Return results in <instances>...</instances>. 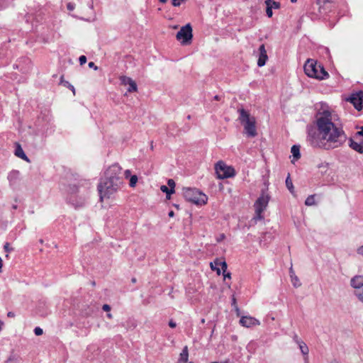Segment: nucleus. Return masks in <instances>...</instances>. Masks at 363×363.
Segmentation results:
<instances>
[{"instance_id":"obj_1","label":"nucleus","mask_w":363,"mask_h":363,"mask_svg":"<svg viewBox=\"0 0 363 363\" xmlns=\"http://www.w3.org/2000/svg\"><path fill=\"white\" fill-rule=\"evenodd\" d=\"M329 111L316 115V127L308 128L307 142L313 147L326 150L342 146L347 140L342 127L336 123Z\"/></svg>"},{"instance_id":"obj_2","label":"nucleus","mask_w":363,"mask_h":363,"mask_svg":"<svg viewBox=\"0 0 363 363\" xmlns=\"http://www.w3.org/2000/svg\"><path fill=\"white\" fill-rule=\"evenodd\" d=\"M123 184V174L118 164L109 166L104 172V177L101 179L97 189L100 201L109 199L120 190Z\"/></svg>"},{"instance_id":"obj_3","label":"nucleus","mask_w":363,"mask_h":363,"mask_svg":"<svg viewBox=\"0 0 363 363\" xmlns=\"http://www.w3.org/2000/svg\"><path fill=\"white\" fill-rule=\"evenodd\" d=\"M303 69L305 74L309 77L319 80L325 79L329 77V74L325 71L323 66L313 59L307 60L303 66Z\"/></svg>"},{"instance_id":"obj_4","label":"nucleus","mask_w":363,"mask_h":363,"mask_svg":"<svg viewBox=\"0 0 363 363\" xmlns=\"http://www.w3.org/2000/svg\"><path fill=\"white\" fill-rule=\"evenodd\" d=\"M240 113L239 121L244 125L246 134L248 137L254 138L257 135L256 121L255 117H251L250 113L244 108L238 109Z\"/></svg>"},{"instance_id":"obj_5","label":"nucleus","mask_w":363,"mask_h":363,"mask_svg":"<svg viewBox=\"0 0 363 363\" xmlns=\"http://www.w3.org/2000/svg\"><path fill=\"white\" fill-rule=\"evenodd\" d=\"M183 195L184 199L196 205L206 203L208 197L206 194L195 188H184Z\"/></svg>"},{"instance_id":"obj_6","label":"nucleus","mask_w":363,"mask_h":363,"mask_svg":"<svg viewBox=\"0 0 363 363\" xmlns=\"http://www.w3.org/2000/svg\"><path fill=\"white\" fill-rule=\"evenodd\" d=\"M215 170L218 179H227L235 175L233 167L226 165L223 161L218 162L215 165Z\"/></svg>"},{"instance_id":"obj_7","label":"nucleus","mask_w":363,"mask_h":363,"mask_svg":"<svg viewBox=\"0 0 363 363\" xmlns=\"http://www.w3.org/2000/svg\"><path fill=\"white\" fill-rule=\"evenodd\" d=\"M270 196L263 191L254 204L256 216L255 219L261 220L263 218L262 213L266 209L269 201Z\"/></svg>"},{"instance_id":"obj_8","label":"nucleus","mask_w":363,"mask_h":363,"mask_svg":"<svg viewBox=\"0 0 363 363\" xmlns=\"http://www.w3.org/2000/svg\"><path fill=\"white\" fill-rule=\"evenodd\" d=\"M176 38L177 40L180 41L183 45L191 44L193 38L192 27L191 24L187 23L182 26L180 30L177 33Z\"/></svg>"},{"instance_id":"obj_9","label":"nucleus","mask_w":363,"mask_h":363,"mask_svg":"<svg viewBox=\"0 0 363 363\" xmlns=\"http://www.w3.org/2000/svg\"><path fill=\"white\" fill-rule=\"evenodd\" d=\"M346 101L352 104L357 111L362 110L363 108V91L352 93L346 99Z\"/></svg>"},{"instance_id":"obj_10","label":"nucleus","mask_w":363,"mask_h":363,"mask_svg":"<svg viewBox=\"0 0 363 363\" xmlns=\"http://www.w3.org/2000/svg\"><path fill=\"white\" fill-rule=\"evenodd\" d=\"M259 58L257 60V66L263 67L265 65L267 60H268V56L267 54V50L265 49V45L262 44L259 48Z\"/></svg>"},{"instance_id":"obj_11","label":"nucleus","mask_w":363,"mask_h":363,"mask_svg":"<svg viewBox=\"0 0 363 363\" xmlns=\"http://www.w3.org/2000/svg\"><path fill=\"white\" fill-rule=\"evenodd\" d=\"M240 323L243 327L250 328L253 325H259V321L251 316H242L240 320Z\"/></svg>"},{"instance_id":"obj_12","label":"nucleus","mask_w":363,"mask_h":363,"mask_svg":"<svg viewBox=\"0 0 363 363\" xmlns=\"http://www.w3.org/2000/svg\"><path fill=\"white\" fill-rule=\"evenodd\" d=\"M351 286L356 289V291H359L362 289L363 287V276L362 275H356L353 278H352L350 281Z\"/></svg>"},{"instance_id":"obj_13","label":"nucleus","mask_w":363,"mask_h":363,"mask_svg":"<svg viewBox=\"0 0 363 363\" xmlns=\"http://www.w3.org/2000/svg\"><path fill=\"white\" fill-rule=\"evenodd\" d=\"M348 145L350 147H351L352 150H355L356 152L362 154L363 153V141L360 143H358L353 140L352 138L348 139Z\"/></svg>"},{"instance_id":"obj_14","label":"nucleus","mask_w":363,"mask_h":363,"mask_svg":"<svg viewBox=\"0 0 363 363\" xmlns=\"http://www.w3.org/2000/svg\"><path fill=\"white\" fill-rule=\"evenodd\" d=\"M15 155L17 156L19 158H21L23 160H26L27 162L29 161L28 157L25 154L23 150L19 144L17 145L16 150H15Z\"/></svg>"},{"instance_id":"obj_15","label":"nucleus","mask_w":363,"mask_h":363,"mask_svg":"<svg viewBox=\"0 0 363 363\" xmlns=\"http://www.w3.org/2000/svg\"><path fill=\"white\" fill-rule=\"evenodd\" d=\"M291 152L292 153L294 160H298L301 157L300 146L299 145H294L291 147Z\"/></svg>"},{"instance_id":"obj_16","label":"nucleus","mask_w":363,"mask_h":363,"mask_svg":"<svg viewBox=\"0 0 363 363\" xmlns=\"http://www.w3.org/2000/svg\"><path fill=\"white\" fill-rule=\"evenodd\" d=\"M189 352L187 347H184L180 353L179 362L181 363H186L188 360Z\"/></svg>"},{"instance_id":"obj_17","label":"nucleus","mask_w":363,"mask_h":363,"mask_svg":"<svg viewBox=\"0 0 363 363\" xmlns=\"http://www.w3.org/2000/svg\"><path fill=\"white\" fill-rule=\"evenodd\" d=\"M297 344L299 346L301 353L303 355H308L309 350L306 344L303 342L302 340H297Z\"/></svg>"},{"instance_id":"obj_18","label":"nucleus","mask_w":363,"mask_h":363,"mask_svg":"<svg viewBox=\"0 0 363 363\" xmlns=\"http://www.w3.org/2000/svg\"><path fill=\"white\" fill-rule=\"evenodd\" d=\"M6 363L14 362V363H21L18 356L15 354L13 352H11L9 357L5 361Z\"/></svg>"},{"instance_id":"obj_19","label":"nucleus","mask_w":363,"mask_h":363,"mask_svg":"<svg viewBox=\"0 0 363 363\" xmlns=\"http://www.w3.org/2000/svg\"><path fill=\"white\" fill-rule=\"evenodd\" d=\"M60 84L70 89L72 91L73 94L75 95V89L74 86L72 85L69 82L64 80L63 76H62L60 78Z\"/></svg>"},{"instance_id":"obj_20","label":"nucleus","mask_w":363,"mask_h":363,"mask_svg":"<svg viewBox=\"0 0 363 363\" xmlns=\"http://www.w3.org/2000/svg\"><path fill=\"white\" fill-rule=\"evenodd\" d=\"M286 186L287 187V189H289V191L291 193V194H294V185H293V183H292V180L291 179V177H290V174H289L286 179Z\"/></svg>"},{"instance_id":"obj_21","label":"nucleus","mask_w":363,"mask_h":363,"mask_svg":"<svg viewBox=\"0 0 363 363\" xmlns=\"http://www.w3.org/2000/svg\"><path fill=\"white\" fill-rule=\"evenodd\" d=\"M119 79L121 84L124 86L129 85L131 82L134 81L133 79L127 76H121Z\"/></svg>"},{"instance_id":"obj_22","label":"nucleus","mask_w":363,"mask_h":363,"mask_svg":"<svg viewBox=\"0 0 363 363\" xmlns=\"http://www.w3.org/2000/svg\"><path fill=\"white\" fill-rule=\"evenodd\" d=\"M160 189L162 192L166 193L167 199H170V195L174 193V190H171L169 187L165 185H162Z\"/></svg>"},{"instance_id":"obj_23","label":"nucleus","mask_w":363,"mask_h":363,"mask_svg":"<svg viewBox=\"0 0 363 363\" xmlns=\"http://www.w3.org/2000/svg\"><path fill=\"white\" fill-rule=\"evenodd\" d=\"M269 4V6H271L272 9H278L280 8L281 4L278 1H275L274 0H266L265 4Z\"/></svg>"},{"instance_id":"obj_24","label":"nucleus","mask_w":363,"mask_h":363,"mask_svg":"<svg viewBox=\"0 0 363 363\" xmlns=\"http://www.w3.org/2000/svg\"><path fill=\"white\" fill-rule=\"evenodd\" d=\"M214 264L216 265H220L221 267V269L223 270V272H225L228 268L227 263L225 261L220 262L218 259L214 260Z\"/></svg>"},{"instance_id":"obj_25","label":"nucleus","mask_w":363,"mask_h":363,"mask_svg":"<svg viewBox=\"0 0 363 363\" xmlns=\"http://www.w3.org/2000/svg\"><path fill=\"white\" fill-rule=\"evenodd\" d=\"M128 87L127 89V91L129 93L137 91L138 90V86L135 81L131 82L129 85H128Z\"/></svg>"},{"instance_id":"obj_26","label":"nucleus","mask_w":363,"mask_h":363,"mask_svg":"<svg viewBox=\"0 0 363 363\" xmlns=\"http://www.w3.org/2000/svg\"><path fill=\"white\" fill-rule=\"evenodd\" d=\"M305 204L308 206L314 205L315 204V195L308 196L305 201Z\"/></svg>"},{"instance_id":"obj_27","label":"nucleus","mask_w":363,"mask_h":363,"mask_svg":"<svg viewBox=\"0 0 363 363\" xmlns=\"http://www.w3.org/2000/svg\"><path fill=\"white\" fill-rule=\"evenodd\" d=\"M138 182V177L136 175H133L130 177L129 185L131 187H134L136 185Z\"/></svg>"},{"instance_id":"obj_28","label":"nucleus","mask_w":363,"mask_h":363,"mask_svg":"<svg viewBox=\"0 0 363 363\" xmlns=\"http://www.w3.org/2000/svg\"><path fill=\"white\" fill-rule=\"evenodd\" d=\"M220 265H216L213 262L210 263V267L213 271H216L218 275L220 274V269L218 267Z\"/></svg>"},{"instance_id":"obj_29","label":"nucleus","mask_w":363,"mask_h":363,"mask_svg":"<svg viewBox=\"0 0 363 363\" xmlns=\"http://www.w3.org/2000/svg\"><path fill=\"white\" fill-rule=\"evenodd\" d=\"M354 294L358 299L363 303V288L361 290L355 291Z\"/></svg>"},{"instance_id":"obj_30","label":"nucleus","mask_w":363,"mask_h":363,"mask_svg":"<svg viewBox=\"0 0 363 363\" xmlns=\"http://www.w3.org/2000/svg\"><path fill=\"white\" fill-rule=\"evenodd\" d=\"M266 6H267V8H266V13H267V16L269 17V18H271L272 17V15H273V11H272V9L271 8V6H269V4H266Z\"/></svg>"},{"instance_id":"obj_31","label":"nucleus","mask_w":363,"mask_h":363,"mask_svg":"<svg viewBox=\"0 0 363 363\" xmlns=\"http://www.w3.org/2000/svg\"><path fill=\"white\" fill-rule=\"evenodd\" d=\"M231 305L232 306L235 308V310L237 311V313H238L240 309L237 305V302H236V298L235 297V296L233 295V297H232V303H231Z\"/></svg>"},{"instance_id":"obj_32","label":"nucleus","mask_w":363,"mask_h":363,"mask_svg":"<svg viewBox=\"0 0 363 363\" xmlns=\"http://www.w3.org/2000/svg\"><path fill=\"white\" fill-rule=\"evenodd\" d=\"M167 184L169 186V188L171 189V190H174V187H175V182L173 179H168L167 181Z\"/></svg>"},{"instance_id":"obj_33","label":"nucleus","mask_w":363,"mask_h":363,"mask_svg":"<svg viewBox=\"0 0 363 363\" xmlns=\"http://www.w3.org/2000/svg\"><path fill=\"white\" fill-rule=\"evenodd\" d=\"M291 278H292L293 285L295 287H298V286H301V283L299 282V280L297 277H295L294 278H293V277L291 276Z\"/></svg>"},{"instance_id":"obj_34","label":"nucleus","mask_w":363,"mask_h":363,"mask_svg":"<svg viewBox=\"0 0 363 363\" xmlns=\"http://www.w3.org/2000/svg\"><path fill=\"white\" fill-rule=\"evenodd\" d=\"M186 0H172V4L174 6H179L182 3L185 2Z\"/></svg>"},{"instance_id":"obj_35","label":"nucleus","mask_w":363,"mask_h":363,"mask_svg":"<svg viewBox=\"0 0 363 363\" xmlns=\"http://www.w3.org/2000/svg\"><path fill=\"white\" fill-rule=\"evenodd\" d=\"M34 333L35 334V335L39 336V335H43V329H42V328H40V327H36V328H35V329H34Z\"/></svg>"},{"instance_id":"obj_36","label":"nucleus","mask_w":363,"mask_h":363,"mask_svg":"<svg viewBox=\"0 0 363 363\" xmlns=\"http://www.w3.org/2000/svg\"><path fill=\"white\" fill-rule=\"evenodd\" d=\"M86 57L85 55H81L79 58V64L81 65H83L84 64H85L86 62Z\"/></svg>"},{"instance_id":"obj_37","label":"nucleus","mask_w":363,"mask_h":363,"mask_svg":"<svg viewBox=\"0 0 363 363\" xmlns=\"http://www.w3.org/2000/svg\"><path fill=\"white\" fill-rule=\"evenodd\" d=\"M68 191L70 193H75L77 191V186L76 184L70 185Z\"/></svg>"},{"instance_id":"obj_38","label":"nucleus","mask_w":363,"mask_h":363,"mask_svg":"<svg viewBox=\"0 0 363 363\" xmlns=\"http://www.w3.org/2000/svg\"><path fill=\"white\" fill-rule=\"evenodd\" d=\"M4 249L6 252H10L13 250V248L10 247V244L9 242H6Z\"/></svg>"},{"instance_id":"obj_39","label":"nucleus","mask_w":363,"mask_h":363,"mask_svg":"<svg viewBox=\"0 0 363 363\" xmlns=\"http://www.w3.org/2000/svg\"><path fill=\"white\" fill-rule=\"evenodd\" d=\"M67 8L69 11H73L74 9V4L73 3H68Z\"/></svg>"},{"instance_id":"obj_40","label":"nucleus","mask_w":363,"mask_h":363,"mask_svg":"<svg viewBox=\"0 0 363 363\" xmlns=\"http://www.w3.org/2000/svg\"><path fill=\"white\" fill-rule=\"evenodd\" d=\"M88 65H89V67L93 68L94 70L98 69V67L93 62H90Z\"/></svg>"},{"instance_id":"obj_41","label":"nucleus","mask_w":363,"mask_h":363,"mask_svg":"<svg viewBox=\"0 0 363 363\" xmlns=\"http://www.w3.org/2000/svg\"><path fill=\"white\" fill-rule=\"evenodd\" d=\"M168 325H169V326L170 328H176V326H177L176 323H175L174 321H173L172 320H170L169 321Z\"/></svg>"},{"instance_id":"obj_42","label":"nucleus","mask_w":363,"mask_h":363,"mask_svg":"<svg viewBox=\"0 0 363 363\" xmlns=\"http://www.w3.org/2000/svg\"><path fill=\"white\" fill-rule=\"evenodd\" d=\"M102 309L104 311H111V306L108 304H104L103 306H102Z\"/></svg>"},{"instance_id":"obj_43","label":"nucleus","mask_w":363,"mask_h":363,"mask_svg":"<svg viewBox=\"0 0 363 363\" xmlns=\"http://www.w3.org/2000/svg\"><path fill=\"white\" fill-rule=\"evenodd\" d=\"M223 275L224 279L231 278V274L230 272H223Z\"/></svg>"},{"instance_id":"obj_44","label":"nucleus","mask_w":363,"mask_h":363,"mask_svg":"<svg viewBox=\"0 0 363 363\" xmlns=\"http://www.w3.org/2000/svg\"><path fill=\"white\" fill-rule=\"evenodd\" d=\"M356 136H363V126L361 127V130L358 131L355 134Z\"/></svg>"},{"instance_id":"obj_45","label":"nucleus","mask_w":363,"mask_h":363,"mask_svg":"<svg viewBox=\"0 0 363 363\" xmlns=\"http://www.w3.org/2000/svg\"><path fill=\"white\" fill-rule=\"evenodd\" d=\"M357 253L363 256V245L357 249Z\"/></svg>"},{"instance_id":"obj_46","label":"nucleus","mask_w":363,"mask_h":363,"mask_svg":"<svg viewBox=\"0 0 363 363\" xmlns=\"http://www.w3.org/2000/svg\"><path fill=\"white\" fill-rule=\"evenodd\" d=\"M124 175L128 178L130 175V171L129 169L125 170L124 172Z\"/></svg>"},{"instance_id":"obj_47","label":"nucleus","mask_w":363,"mask_h":363,"mask_svg":"<svg viewBox=\"0 0 363 363\" xmlns=\"http://www.w3.org/2000/svg\"><path fill=\"white\" fill-rule=\"evenodd\" d=\"M84 201H82L80 203L76 204L75 208L82 207V206H84Z\"/></svg>"},{"instance_id":"obj_48","label":"nucleus","mask_w":363,"mask_h":363,"mask_svg":"<svg viewBox=\"0 0 363 363\" xmlns=\"http://www.w3.org/2000/svg\"><path fill=\"white\" fill-rule=\"evenodd\" d=\"M7 316L10 318H13L15 316V314L14 313L10 311L7 313Z\"/></svg>"},{"instance_id":"obj_49","label":"nucleus","mask_w":363,"mask_h":363,"mask_svg":"<svg viewBox=\"0 0 363 363\" xmlns=\"http://www.w3.org/2000/svg\"><path fill=\"white\" fill-rule=\"evenodd\" d=\"M169 217L172 218L174 216V213L173 211H170L168 213Z\"/></svg>"},{"instance_id":"obj_50","label":"nucleus","mask_w":363,"mask_h":363,"mask_svg":"<svg viewBox=\"0 0 363 363\" xmlns=\"http://www.w3.org/2000/svg\"><path fill=\"white\" fill-rule=\"evenodd\" d=\"M225 238V235L224 234H221L220 235V238L218 239V241L220 242L222 240H223Z\"/></svg>"},{"instance_id":"obj_51","label":"nucleus","mask_w":363,"mask_h":363,"mask_svg":"<svg viewBox=\"0 0 363 363\" xmlns=\"http://www.w3.org/2000/svg\"><path fill=\"white\" fill-rule=\"evenodd\" d=\"M213 99L216 101H220L221 99V96H218V95H216Z\"/></svg>"},{"instance_id":"obj_52","label":"nucleus","mask_w":363,"mask_h":363,"mask_svg":"<svg viewBox=\"0 0 363 363\" xmlns=\"http://www.w3.org/2000/svg\"><path fill=\"white\" fill-rule=\"evenodd\" d=\"M304 361H305V363H308V355H304Z\"/></svg>"},{"instance_id":"obj_53","label":"nucleus","mask_w":363,"mask_h":363,"mask_svg":"<svg viewBox=\"0 0 363 363\" xmlns=\"http://www.w3.org/2000/svg\"><path fill=\"white\" fill-rule=\"evenodd\" d=\"M2 266H3L2 259L0 257V272H1V271H2Z\"/></svg>"},{"instance_id":"obj_54","label":"nucleus","mask_w":363,"mask_h":363,"mask_svg":"<svg viewBox=\"0 0 363 363\" xmlns=\"http://www.w3.org/2000/svg\"><path fill=\"white\" fill-rule=\"evenodd\" d=\"M17 208H18V206H17L16 204H13V205L12 206V209H13V210H16Z\"/></svg>"},{"instance_id":"obj_55","label":"nucleus","mask_w":363,"mask_h":363,"mask_svg":"<svg viewBox=\"0 0 363 363\" xmlns=\"http://www.w3.org/2000/svg\"><path fill=\"white\" fill-rule=\"evenodd\" d=\"M294 340L297 342V340H299L298 338V336L297 335H294Z\"/></svg>"},{"instance_id":"obj_56","label":"nucleus","mask_w":363,"mask_h":363,"mask_svg":"<svg viewBox=\"0 0 363 363\" xmlns=\"http://www.w3.org/2000/svg\"><path fill=\"white\" fill-rule=\"evenodd\" d=\"M3 322L0 320V330H1L2 328V325H3Z\"/></svg>"},{"instance_id":"obj_57","label":"nucleus","mask_w":363,"mask_h":363,"mask_svg":"<svg viewBox=\"0 0 363 363\" xmlns=\"http://www.w3.org/2000/svg\"><path fill=\"white\" fill-rule=\"evenodd\" d=\"M161 3H166L167 0H159Z\"/></svg>"},{"instance_id":"obj_58","label":"nucleus","mask_w":363,"mask_h":363,"mask_svg":"<svg viewBox=\"0 0 363 363\" xmlns=\"http://www.w3.org/2000/svg\"><path fill=\"white\" fill-rule=\"evenodd\" d=\"M107 316H108L109 318H111L112 317V315H111V313H108V314H107Z\"/></svg>"},{"instance_id":"obj_59","label":"nucleus","mask_w":363,"mask_h":363,"mask_svg":"<svg viewBox=\"0 0 363 363\" xmlns=\"http://www.w3.org/2000/svg\"><path fill=\"white\" fill-rule=\"evenodd\" d=\"M201 322L202 323H205V319H204V318H202V319H201Z\"/></svg>"},{"instance_id":"obj_60","label":"nucleus","mask_w":363,"mask_h":363,"mask_svg":"<svg viewBox=\"0 0 363 363\" xmlns=\"http://www.w3.org/2000/svg\"><path fill=\"white\" fill-rule=\"evenodd\" d=\"M291 3H296L297 0H290Z\"/></svg>"},{"instance_id":"obj_61","label":"nucleus","mask_w":363,"mask_h":363,"mask_svg":"<svg viewBox=\"0 0 363 363\" xmlns=\"http://www.w3.org/2000/svg\"><path fill=\"white\" fill-rule=\"evenodd\" d=\"M132 281H133V282H135V281H136L135 278H133V279H132Z\"/></svg>"},{"instance_id":"obj_62","label":"nucleus","mask_w":363,"mask_h":363,"mask_svg":"<svg viewBox=\"0 0 363 363\" xmlns=\"http://www.w3.org/2000/svg\"><path fill=\"white\" fill-rule=\"evenodd\" d=\"M211 363H226V362H212Z\"/></svg>"},{"instance_id":"obj_63","label":"nucleus","mask_w":363,"mask_h":363,"mask_svg":"<svg viewBox=\"0 0 363 363\" xmlns=\"http://www.w3.org/2000/svg\"><path fill=\"white\" fill-rule=\"evenodd\" d=\"M187 118H188V119H190V118H191V116H190V115H189V116H187Z\"/></svg>"},{"instance_id":"obj_64","label":"nucleus","mask_w":363,"mask_h":363,"mask_svg":"<svg viewBox=\"0 0 363 363\" xmlns=\"http://www.w3.org/2000/svg\"><path fill=\"white\" fill-rule=\"evenodd\" d=\"M135 326H136V325H135V324H133V328H135Z\"/></svg>"}]
</instances>
